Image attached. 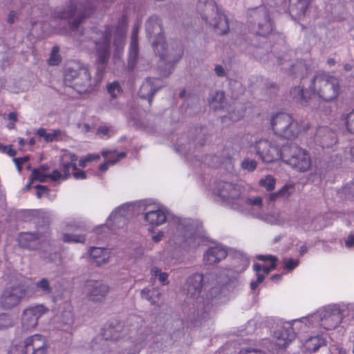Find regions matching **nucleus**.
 <instances>
[{"instance_id": "60", "label": "nucleus", "mask_w": 354, "mask_h": 354, "mask_svg": "<svg viewBox=\"0 0 354 354\" xmlns=\"http://www.w3.org/2000/svg\"><path fill=\"white\" fill-rule=\"evenodd\" d=\"M64 176V175H62L58 170H54L52 174H48V177L55 181L63 178Z\"/></svg>"}, {"instance_id": "48", "label": "nucleus", "mask_w": 354, "mask_h": 354, "mask_svg": "<svg viewBox=\"0 0 354 354\" xmlns=\"http://www.w3.org/2000/svg\"><path fill=\"white\" fill-rule=\"evenodd\" d=\"M31 180H37L41 183H44L46 181V179L48 178V174H42L39 169H34L32 171L31 174Z\"/></svg>"}, {"instance_id": "54", "label": "nucleus", "mask_w": 354, "mask_h": 354, "mask_svg": "<svg viewBox=\"0 0 354 354\" xmlns=\"http://www.w3.org/2000/svg\"><path fill=\"white\" fill-rule=\"evenodd\" d=\"M71 162L69 161L65 162V160L64 161L60 160V165L62 167V171L64 172V176L63 177V179H67L70 176V172L69 169L71 167Z\"/></svg>"}, {"instance_id": "56", "label": "nucleus", "mask_w": 354, "mask_h": 354, "mask_svg": "<svg viewBox=\"0 0 354 354\" xmlns=\"http://www.w3.org/2000/svg\"><path fill=\"white\" fill-rule=\"evenodd\" d=\"M64 160H67L70 162H75L77 160V156L74 153L66 152L60 158L61 161H64Z\"/></svg>"}, {"instance_id": "22", "label": "nucleus", "mask_w": 354, "mask_h": 354, "mask_svg": "<svg viewBox=\"0 0 354 354\" xmlns=\"http://www.w3.org/2000/svg\"><path fill=\"white\" fill-rule=\"evenodd\" d=\"M86 295L93 302L104 301L110 290L108 284L102 281H90L86 285Z\"/></svg>"}, {"instance_id": "12", "label": "nucleus", "mask_w": 354, "mask_h": 354, "mask_svg": "<svg viewBox=\"0 0 354 354\" xmlns=\"http://www.w3.org/2000/svg\"><path fill=\"white\" fill-rule=\"evenodd\" d=\"M208 131L205 127L191 128L188 133L178 140L177 151L187 153L194 149L203 147L207 139Z\"/></svg>"}, {"instance_id": "55", "label": "nucleus", "mask_w": 354, "mask_h": 354, "mask_svg": "<svg viewBox=\"0 0 354 354\" xmlns=\"http://www.w3.org/2000/svg\"><path fill=\"white\" fill-rule=\"evenodd\" d=\"M238 354H266L264 351L261 350L252 348H247L241 350Z\"/></svg>"}, {"instance_id": "20", "label": "nucleus", "mask_w": 354, "mask_h": 354, "mask_svg": "<svg viewBox=\"0 0 354 354\" xmlns=\"http://www.w3.org/2000/svg\"><path fill=\"white\" fill-rule=\"evenodd\" d=\"M145 31L149 40L151 43L152 48L165 40L162 20L156 15L150 17L147 20Z\"/></svg>"}, {"instance_id": "40", "label": "nucleus", "mask_w": 354, "mask_h": 354, "mask_svg": "<svg viewBox=\"0 0 354 354\" xmlns=\"http://www.w3.org/2000/svg\"><path fill=\"white\" fill-rule=\"evenodd\" d=\"M251 46L254 48V51H252L254 56L257 59L266 62L267 60L266 57H268V55L266 53L264 49L259 47L256 43H254L253 41H252Z\"/></svg>"}, {"instance_id": "39", "label": "nucleus", "mask_w": 354, "mask_h": 354, "mask_svg": "<svg viewBox=\"0 0 354 354\" xmlns=\"http://www.w3.org/2000/svg\"><path fill=\"white\" fill-rule=\"evenodd\" d=\"M259 185L268 191H271L274 188L275 179L272 176L268 175L266 178L260 180Z\"/></svg>"}, {"instance_id": "6", "label": "nucleus", "mask_w": 354, "mask_h": 354, "mask_svg": "<svg viewBox=\"0 0 354 354\" xmlns=\"http://www.w3.org/2000/svg\"><path fill=\"white\" fill-rule=\"evenodd\" d=\"M64 80L66 86L73 88L79 93H90L97 81L91 79L86 66L79 64L66 68Z\"/></svg>"}, {"instance_id": "13", "label": "nucleus", "mask_w": 354, "mask_h": 354, "mask_svg": "<svg viewBox=\"0 0 354 354\" xmlns=\"http://www.w3.org/2000/svg\"><path fill=\"white\" fill-rule=\"evenodd\" d=\"M19 243L21 248L30 250H41L44 252L52 251L53 244L50 238V232H45L21 233Z\"/></svg>"}, {"instance_id": "42", "label": "nucleus", "mask_w": 354, "mask_h": 354, "mask_svg": "<svg viewBox=\"0 0 354 354\" xmlns=\"http://www.w3.org/2000/svg\"><path fill=\"white\" fill-rule=\"evenodd\" d=\"M59 48L54 46L51 50L50 56L48 59V64L51 66H55L59 64L61 62V57L58 54Z\"/></svg>"}, {"instance_id": "62", "label": "nucleus", "mask_w": 354, "mask_h": 354, "mask_svg": "<svg viewBox=\"0 0 354 354\" xmlns=\"http://www.w3.org/2000/svg\"><path fill=\"white\" fill-rule=\"evenodd\" d=\"M214 71L218 77H224L225 75V71L221 65H216L214 68Z\"/></svg>"}, {"instance_id": "19", "label": "nucleus", "mask_w": 354, "mask_h": 354, "mask_svg": "<svg viewBox=\"0 0 354 354\" xmlns=\"http://www.w3.org/2000/svg\"><path fill=\"white\" fill-rule=\"evenodd\" d=\"M48 344L46 338L39 334L26 337L22 343V354H46Z\"/></svg>"}, {"instance_id": "41", "label": "nucleus", "mask_w": 354, "mask_h": 354, "mask_svg": "<svg viewBox=\"0 0 354 354\" xmlns=\"http://www.w3.org/2000/svg\"><path fill=\"white\" fill-rule=\"evenodd\" d=\"M85 240V236L81 234H65L63 236L64 242L84 243Z\"/></svg>"}, {"instance_id": "58", "label": "nucleus", "mask_w": 354, "mask_h": 354, "mask_svg": "<svg viewBox=\"0 0 354 354\" xmlns=\"http://www.w3.org/2000/svg\"><path fill=\"white\" fill-rule=\"evenodd\" d=\"M257 259L259 261H277L278 259L275 256L273 255H263L259 254L257 256Z\"/></svg>"}, {"instance_id": "52", "label": "nucleus", "mask_w": 354, "mask_h": 354, "mask_svg": "<svg viewBox=\"0 0 354 354\" xmlns=\"http://www.w3.org/2000/svg\"><path fill=\"white\" fill-rule=\"evenodd\" d=\"M246 203L248 205H253V206H258L260 207L262 205V198L261 197H256L254 199L246 198L245 199L243 198V201L241 203V206L243 204Z\"/></svg>"}, {"instance_id": "3", "label": "nucleus", "mask_w": 354, "mask_h": 354, "mask_svg": "<svg viewBox=\"0 0 354 354\" xmlns=\"http://www.w3.org/2000/svg\"><path fill=\"white\" fill-rule=\"evenodd\" d=\"M203 275L195 273L189 277L185 284L187 302L192 303L194 308V317L196 321L206 319L209 314L211 306L208 301L201 296L203 286Z\"/></svg>"}, {"instance_id": "31", "label": "nucleus", "mask_w": 354, "mask_h": 354, "mask_svg": "<svg viewBox=\"0 0 354 354\" xmlns=\"http://www.w3.org/2000/svg\"><path fill=\"white\" fill-rule=\"evenodd\" d=\"M311 0H290V10L297 16L304 15Z\"/></svg>"}, {"instance_id": "5", "label": "nucleus", "mask_w": 354, "mask_h": 354, "mask_svg": "<svg viewBox=\"0 0 354 354\" xmlns=\"http://www.w3.org/2000/svg\"><path fill=\"white\" fill-rule=\"evenodd\" d=\"M93 10V6H87L82 3L77 4L75 2H71L69 5L63 9H59L54 12L53 16L57 19H65L68 21L70 30L75 36H81L83 31L80 28L81 24L85 18L90 15Z\"/></svg>"}, {"instance_id": "64", "label": "nucleus", "mask_w": 354, "mask_h": 354, "mask_svg": "<svg viewBox=\"0 0 354 354\" xmlns=\"http://www.w3.org/2000/svg\"><path fill=\"white\" fill-rule=\"evenodd\" d=\"M73 176L76 179H85L86 178V174L83 171L77 170V171L73 173Z\"/></svg>"}, {"instance_id": "38", "label": "nucleus", "mask_w": 354, "mask_h": 354, "mask_svg": "<svg viewBox=\"0 0 354 354\" xmlns=\"http://www.w3.org/2000/svg\"><path fill=\"white\" fill-rule=\"evenodd\" d=\"M107 91L113 99L117 97L122 93V88L118 82H114L107 85Z\"/></svg>"}, {"instance_id": "50", "label": "nucleus", "mask_w": 354, "mask_h": 354, "mask_svg": "<svg viewBox=\"0 0 354 354\" xmlns=\"http://www.w3.org/2000/svg\"><path fill=\"white\" fill-rule=\"evenodd\" d=\"M285 268L288 270H292L299 265V260L285 258L283 260Z\"/></svg>"}, {"instance_id": "8", "label": "nucleus", "mask_w": 354, "mask_h": 354, "mask_svg": "<svg viewBox=\"0 0 354 354\" xmlns=\"http://www.w3.org/2000/svg\"><path fill=\"white\" fill-rule=\"evenodd\" d=\"M249 28L255 36L266 38L273 30V22L265 6L252 9L248 15Z\"/></svg>"}, {"instance_id": "2", "label": "nucleus", "mask_w": 354, "mask_h": 354, "mask_svg": "<svg viewBox=\"0 0 354 354\" xmlns=\"http://www.w3.org/2000/svg\"><path fill=\"white\" fill-rule=\"evenodd\" d=\"M172 224L175 230L172 232L171 241L174 244L185 250L194 248L199 245L201 226L197 221L175 216L172 218Z\"/></svg>"}, {"instance_id": "15", "label": "nucleus", "mask_w": 354, "mask_h": 354, "mask_svg": "<svg viewBox=\"0 0 354 354\" xmlns=\"http://www.w3.org/2000/svg\"><path fill=\"white\" fill-rule=\"evenodd\" d=\"M27 293V288L24 285L7 286L0 295V308L4 310H12L26 299Z\"/></svg>"}, {"instance_id": "32", "label": "nucleus", "mask_w": 354, "mask_h": 354, "mask_svg": "<svg viewBox=\"0 0 354 354\" xmlns=\"http://www.w3.org/2000/svg\"><path fill=\"white\" fill-rule=\"evenodd\" d=\"M124 207H120L115 209V211L113 212L109 217V220L112 221L114 225H117L118 227H120L126 223L127 218L124 214Z\"/></svg>"}, {"instance_id": "47", "label": "nucleus", "mask_w": 354, "mask_h": 354, "mask_svg": "<svg viewBox=\"0 0 354 354\" xmlns=\"http://www.w3.org/2000/svg\"><path fill=\"white\" fill-rule=\"evenodd\" d=\"M257 162L255 160H250L245 158L241 162V167L243 169H246L249 171H252L257 168Z\"/></svg>"}, {"instance_id": "63", "label": "nucleus", "mask_w": 354, "mask_h": 354, "mask_svg": "<svg viewBox=\"0 0 354 354\" xmlns=\"http://www.w3.org/2000/svg\"><path fill=\"white\" fill-rule=\"evenodd\" d=\"M272 263L270 265V266L268 267V266H264L263 268V272L265 273V274L268 275L270 272L271 270H272L273 269H274L277 266V264H276V262L277 261H271Z\"/></svg>"}, {"instance_id": "49", "label": "nucleus", "mask_w": 354, "mask_h": 354, "mask_svg": "<svg viewBox=\"0 0 354 354\" xmlns=\"http://www.w3.org/2000/svg\"><path fill=\"white\" fill-rule=\"evenodd\" d=\"M62 134V131L60 129L52 130L51 133H47L45 141L50 142L54 140H57Z\"/></svg>"}, {"instance_id": "1", "label": "nucleus", "mask_w": 354, "mask_h": 354, "mask_svg": "<svg viewBox=\"0 0 354 354\" xmlns=\"http://www.w3.org/2000/svg\"><path fill=\"white\" fill-rule=\"evenodd\" d=\"M127 30V20L126 16L123 15L115 27L106 26L104 31L96 32L91 37L97 57L98 79H101L109 60L111 38H113L116 50H119L124 44Z\"/></svg>"}, {"instance_id": "27", "label": "nucleus", "mask_w": 354, "mask_h": 354, "mask_svg": "<svg viewBox=\"0 0 354 354\" xmlns=\"http://www.w3.org/2000/svg\"><path fill=\"white\" fill-rule=\"evenodd\" d=\"M327 341L322 335H317L308 337L304 344V348L306 353H313L317 352L321 347L326 346Z\"/></svg>"}, {"instance_id": "24", "label": "nucleus", "mask_w": 354, "mask_h": 354, "mask_svg": "<svg viewBox=\"0 0 354 354\" xmlns=\"http://www.w3.org/2000/svg\"><path fill=\"white\" fill-rule=\"evenodd\" d=\"M314 94L315 92L310 88V86L309 88H304L300 86H297L292 88L290 91L292 100L302 106L308 105L309 101Z\"/></svg>"}, {"instance_id": "30", "label": "nucleus", "mask_w": 354, "mask_h": 354, "mask_svg": "<svg viewBox=\"0 0 354 354\" xmlns=\"http://www.w3.org/2000/svg\"><path fill=\"white\" fill-rule=\"evenodd\" d=\"M124 330V327L122 322L118 320L112 321L105 330V338L117 340L122 337Z\"/></svg>"}, {"instance_id": "43", "label": "nucleus", "mask_w": 354, "mask_h": 354, "mask_svg": "<svg viewBox=\"0 0 354 354\" xmlns=\"http://www.w3.org/2000/svg\"><path fill=\"white\" fill-rule=\"evenodd\" d=\"M225 98V93L223 91H216L212 93L209 99V102L222 104Z\"/></svg>"}, {"instance_id": "16", "label": "nucleus", "mask_w": 354, "mask_h": 354, "mask_svg": "<svg viewBox=\"0 0 354 354\" xmlns=\"http://www.w3.org/2000/svg\"><path fill=\"white\" fill-rule=\"evenodd\" d=\"M313 317L319 320L323 328L332 330L342 322L343 312L337 305L328 306L315 314Z\"/></svg>"}, {"instance_id": "14", "label": "nucleus", "mask_w": 354, "mask_h": 354, "mask_svg": "<svg viewBox=\"0 0 354 354\" xmlns=\"http://www.w3.org/2000/svg\"><path fill=\"white\" fill-rule=\"evenodd\" d=\"M271 126L275 134L285 139L295 138L299 133L298 123L289 114L285 113L274 115Z\"/></svg>"}, {"instance_id": "44", "label": "nucleus", "mask_w": 354, "mask_h": 354, "mask_svg": "<svg viewBox=\"0 0 354 354\" xmlns=\"http://www.w3.org/2000/svg\"><path fill=\"white\" fill-rule=\"evenodd\" d=\"M107 250H108L104 248L93 247L89 251L90 257L93 261H95Z\"/></svg>"}, {"instance_id": "33", "label": "nucleus", "mask_w": 354, "mask_h": 354, "mask_svg": "<svg viewBox=\"0 0 354 354\" xmlns=\"http://www.w3.org/2000/svg\"><path fill=\"white\" fill-rule=\"evenodd\" d=\"M160 295V292L159 290L154 288H146L141 291V297L147 299L151 304H156L158 302Z\"/></svg>"}, {"instance_id": "34", "label": "nucleus", "mask_w": 354, "mask_h": 354, "mask_svg": "<svg viewBox=\"0 0 354 354\" xmlns=\"http://www.w3.org/2000/svg\"><path fill=\"white\" fill-rule=\"evenodd\" d=\"M231 274L232 272L230 270L222 272L217 278L218 283L222 287H227L234 284L236 281V278Z\"/></svg>"}, {"instance_id": "59", "label": "nucleus", "mask_w": 354, "mask_h": 354, "mask_svg": "<svg viewBox=\"0 0 354 354\" xmlns=\"http://www.w3.org/2000/svg\"><path fill=\"white\" fill-rule=\"evenodd\" d=\"M18 18V13L15 10H11L8 16L7 21L10 24H12Z\"/></svg>"}, {"instance_id": "53", "label": "nucleus", "mask_w": 354, "mask_h": 354, "mask_svg": "<svg viewBox=\"0 0 354 354\" xmlns=\"http://www.w3.org/2000/svg\"><path fill=\"white\" fill-rule=\"evenodd\" d=\"M152 271L153 272V275L155 277H158V280L161 283H162L163 284H165L167 283L168 274L166 272H162L158 268H153Z\"/></svg>"}, {"instance_id": "61", "label": "nucleus", "mask_w": 354, "mask_h": 354, "mask_svg": "<svg viewBox=\"0 0 354 354\" xmlns=\"http://www.w3.org/2000/svg\"><path fill=\"white\" fill-rule=\"evenodd\" d=\"M126 156H127V153L125 152H120L117 155L116 158H115V159L109 158L108 162L110 163L111 165H114V164L117 163L122 158L126 157Z\"/></svg>"}, {"instance_id": "57", "label": "nucleus", "mask_w": 354, "mask_h": 354, "mask_svg": "<svg viewBox=\"0 0 354 354\" xmlns=\"http://www.w3.org/2000/svg\"><path fill=\"white\" fill-rule=\"evenodd\" d=\"M35 187L37 189L36 196L39 198H40L42 196V194L44 193H47L49 190L48 187L45 186V185H35Z\"/></svg>"}, {"instance_id": "17", "label": "nucleus", "mask_w": 354, "mask_h": 354, "mask_svg": "<svg viewBox=\"0 0 354 354\" xmlns=\"http://www.w3.org/2000/svg\"><path fill=\"white\" fill-rule=\"evenodd\" d=\"M256 154L264 162L270 163L279 158L282 159L281 148L278 147L267 139H261L256 142L254 145Z\"/></svg>"}, {"instance_id": "18", "label": "nucleus", "mask_w": 354, "mask_h": 354, "mask_svg": "<svg viewBox=\"0 0 354 354\" xmlns=\"http://www.w3.org/2000/svg\"><path fill=\"white\" fill-rule=\"evenodd\" d=\"M278 64L289 75L294 77L304 79L312 72V68L309 62L300 59L293 63H289L285 60V57H278Z\"/></svg>"}, {"instance_id": "51", "label": "nucleus", "mask_w": 354, "mask_h": 354, "mask_svg": "<svg viewBox=\"0 0 354 354\" xmlns=\"http://www.w3.org/2000/svg\"><path fill=\"white\" fill-rule=\"evenodd\" d=\"M110 253L107 250L100 258L96 259L94 262L97 266H101L106 264L109 261Z\"/></svg>"}, {"instance_id": "7", "label": "nucleus", "mask_w": 354, "mask_h": 354, "mask_svg": "<svg viewBox=\"0 0 354 354\" xmlns=\"http://www.w3.org/2000/svg\"><path fill=\"white\" fill-rule=\"evenodd\" d=\"M197 9L202 19L212 26L217 34L223 35L228 32V19L214 0H198Z\"/></svg>"}, {"instance_id": "35", "label": "nucleus", "mask_w": 354, "mask_h": 354, "mask_svg": "<svg viewBox=\"0 0 354 354\" xmlns=\"http://www.w3.org/2000/svg\"><path fill=\"white\" fill-rule=\"evenodd\" d=\"M13 316L7 313H0V331L7 330L15 326Z\"/></svg>"}, {"instance_id": "25", "label": "nucleus", "mask_w": 354, "mask_h": 354, "mask_svg": "<svg viewBox=\"0 0 354 354\" xmlns=\"http://www.w3.org/2000/svg\"><path fill=\"white\" fill-rule=\"evenodd\" d=\"M227 257L226 250L220 245L209 247L203 254V261L206 265L220 262Z\"/></svg>"}, {"instance_id": "45", "label": "nucleus", "mask_w": 354, "mask_h": 354, "mask_svg": "<svg viewBox=\"0 0 354 354\" xmlns=\"http://www.w3.org/2000/svg\"><path fill=\"white\" fill-rule=\"evenodd\" d=\"M346 127L349 133L354 134V109L346 118Z\"/></svg>"}, {"instance_id": "4", "label": "nucleus", "mask_w": 354, "mask_h": 354, "mask_svg": "<svg viewBox=\"0 0 354 354\" xmlns=\"http://www.w3.org/2000/svg\"><path fill=\"white\" fill-rule=\"evenodd\" d=\"M153 49L155 54L160 58L158 62L160 75L165 77H168L183 55L182 44L178 41H174L168 44L165 40L153 47Z\"/></svg>"}, {"instance_id": "10", "label": "nucleus", "mask_w": 354, "mask_h": 354, "mask_svg": "<svg viewBox=\"0 0 354 354\" xmlns=\"http://www.w3.org/2000/svg\"><path fill=\"white\" fill-rule=\"evenodd\" d=\"M310 88L325 101L335 99L339 92V82L333 76L316 73L310 81Z\"/></svg>"}, {"instance_id": "11", "label": "nucleus", "mask_w": 354, "mask_h": 354, "mask_svg": "<svg viewBox=\"0 0 354 354\" xmlns=\"http://www.w3.org/2000/svg\"><path fill=\"white\" fill-rule=\"evenodd\" d=\"M213 193L221 201L232 205L234 209H239L243 201L241 197L242 187L233 183L219 180L215 184Z\"/></svg>"}, {"instance_id": "29", "label": "nucleus", "mask_w": 354, "mask_h": 354, "mask_svg": "<svg viewBox=\"0 0 354 354\" xmlns=\"http://www.w3.org/2000/svg\"><path fill=\"white\" fill-rule=\"evenodd\" d=\"M244 115L245 110L243 105L241 104H234L229 106L227 115L222 116L221 120L223 122H226L227 120L234 122L243 118Z\"/></svg>"}, {"instance_id": "26", "label": "nucleus", "mask_w": 354, "mask_h": 354, "mask_svg": "<svg viewBox=\"0 0 354 354\" xmlns=\"http://www.w3.org/2000/svg\"><path fill=\"white\" fill-rule=\"evenodd\" d=\"M138 53V30L135 27L131 32V44L129 51L128 67L131 71H133L136 66Z\"/></svg>"}, {"instance_id": "28", "label": "nucleus", "mask_w": 354, "mask_h": 354, "mask_svg": "<svg viewBox=\"0 0 354 354\" xmlns=\"http://www.w3.org/2000/svg\"><path fill=\"white\" fill-rule=\"evenodd\" d=\"M145 220L151 225H160L167 221L165 213L160 210H149L144 214Z\"/></svg>"}, {"instance_id": "36", "label": "nucleus", "mask_w": 354, "mask_h": 354, "mask_svg": "<svg viewBox=\"0 0 354 354\" xmlns=\"http://www.w3.org/2000/svg\"><path fill=\"white\" fill-rule=\"evenodd\" d=\"M274 334L279 341H283V342H278V345L283 346L288 345L295 337L293 334H289L286 329H280L276 331Z\"/></svg>"}, {"instance_id": "46", "label": "nucleus", "mask_w": 354, "mask_h": 354, "mask_svg": "<svg viewBox=\"0 0 354 354\" xmlns=\"http://www.w3.org/2000/svg\"><path fill=\"white\" fill-rule=\"evenodd\" d=\"M288 187H286V186L283 187L278 192L271 194L270 195V200L272 201H274L280 197H282V198L287 197L289 195V193H288Z\"/></svg>"}, {"instance_id": "37", "label": "nucleus", "mask_w": 354, "mask_h": 354, "mask_svg": "<svg viewBox=\"0 0 354 354\" xmlns=\"http://www.w3.org/2000/svg\"><path fill=\"white\" fill-rule=\"evenodd\" d=\"M35 286L37 290H40L43 295H50L53 292V288L50 285V282L46 278H42L39 280L36 283Z\"/></svg>"}, {"instance_id": "23", "label": "nucleus", "mask_w": 354, "mask_h": 354, "mask_svg": "<svg viewBox=\"0 0 354 354\" xmlns=\"http://www.w3.org/2000/svg\"><path fill=\"white\" fill-rule=\"evenodd\" d=\"M160 82L159 78L147 77L140 88L139 96L142 99L147 100L150 104L155 93L162 87Z\"/></svg>"}, {"instance_id": "9", "label": "nucleus", "mask_w": 354, "mask_h": 354, "mask_svg": "<svg viewBox=\"0 0 354 354\" xmlns=\"http://www.w3.org/2000/svg\"><path fill=\"white\" fill-rule=\"evenodd\" d=\"M282 160L299 171L304 172L311 167V160L308 152L293 143L281 147Z\"/></svg>"}, {"instance_id": "21", "label": "nucleus", "mask_w": 354, "mask_h": 354, "mask_svg": "<svg viewBox=\"0 0 354 354\" xmlns=\"http://www.w3.org/2000/svg\"><path fill=\"white\" fill-rule=\"evenodd\" d=\"M46 312L43 305L30 306L24 310L21 315V325L24 329L31 330L35 328L39 318Z\"/></svg>"}]
</instances>
